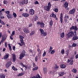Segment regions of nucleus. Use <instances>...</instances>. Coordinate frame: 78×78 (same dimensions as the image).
Instances as JSON below:
<instances>
[{"label": "nucleus", "instance_id": "1", "mask_svg": "<svg viewBox=\"0 0 78 78\" xmlns=\"http://www.w3.org/2000/svg\"><path fill=\"white\" fill-rule=\"evenodd\" d=\"M51 3L49 2L48 3V6H44V9L46 11H49L50 10V8H51Z\"/></svg>", "mask_w": 78, "mask_h": 78}, {"label": "nucleus", "instance_id": "2", "mask_svg": "<svg viewBox=\"0 0 78 78\" xmlns=\"http://www.w3.org/2000/svg\"><path fill=\"white\" fill-rule=\"evenodd\" d=\"M25 50L23 51L20 54V55L19 59H22L23 57L25 56Z\"/></svg>", "mask_w": 78, "mask_h": 78}, {"label": "nucleus", "instance_id": "3", "mask_svg": "<svg viewBox=\"0 0 78 78\" xmlns=\"http://www.w3.org/2000/svg\"><path fill=\"white\" fill-rule=\"evenodd\" d=\"M74 33L73 31H71L67 34L68 37H72L73 36Z\"/></svg>", "mask_w": 78, "mask_h": 78}, {"label": "nucleus", "instance_id": "4", "mask_svg": "<svg viewBox=\"0 0 78 78\" xmlns=\"http://www.w3.org/2000/svg\"><path fill=\"white\" fill-rule=\"evenodd\" d=\"M24 37L23 36L21 35L19 36V38L20 39V42L23 45H24V42H23V39H24Z\"/></svg>", "mask_w": 78, "mask_h": 78}, {"label": "nucleus", "instance_id": "5", "mask_svg": "<svg viewBox=\"0 0 78 78\" xmlns=\"http://www.w3.org/2000/svg\"><path fill=\"white\" fill-rule=\"evenodd\" d=\"M37 24L40 25L41 28H44L45 26V24H44V23L42 22H37Z\"/></svg>", "mask_w": 78, "mask_h": 78}, {"label": "nucleus", "instance_id": "6", "mask_svg": "<svg viewBox=\"0 0 78 78\" xmlns=\"http://www.w3.org/2000/svg\"><path fill=\"white\" fill-rule=\"evenodd\" d=\"M29 12L31 16H33L34 14V10L33 9H30L29 10Z\"/></svg>", "mask_w": 78, "mask_h": 78}, {"label": "nucleus", "instance_id": "7", "mask_svg": "<svg viewBox=\"0 0 78 78\" xmlns=\"http://www.w3.org/2000/svg\"><path fill=\"white\" fill-rule=\"evenodd\" d=\"M12 64V62H9L6 63L5 65V67L7 68H9V67H10V66H11V65Z\"/></svg>", "mask_w": 78, "mask_h": 78}, {"label": "nucleus", "instance_id": "8", "mask_svg": "<svg viewBox=\"0 0 78 78\" xmlns=\"http://www.w3.org/2000/svg\"><path fill=\"white\" fill-rule=\"evenodd\" d=\"M68 6H69V4L68 3V2H65L63 4L64 7L65 8H67V9H68V8H67Z\"/></svg>", "mask_w": 78, "mask_h": 78}, {"label": "nucleus", "instance_id": "9", "mask_svg": "<svg viewBox=\"0 0 78 78\" xmlns=\"http://www.w3.org/2000/svg\"><path fill=\"white\" fill-rule=\"evenodd\" d=\"M75 9H73L69 12V14H73L75 13Z\"/></svg>", "mask_w": 78, "mask_h": 78}, {"label": "nucleus", "instance_id": "10", "mask_svg": "<svg viewBox=\"0 0 78 78\" xmlns=\"http://www.w3.org/2000/svg\"><path fill=\"white\" fill-rule=\"evenodd\" d=\"M0 18L1 19H3L5 18V17L3 16V15L2 11H0Z\"/></svg>", "mask_w": 78, "mask_h": 78}, {"label": "nucleus", "instance_id": "11", "mask_svg": "<svg viewBox=\"0 0 78 78\" xmlns=\"http://www.w3.org/2000/svg\"><path fill=\"white\" fill-rule=\"evenodd\" d=\"M37 51L38 52H39V53L38 54V56L39 57V58H40L41 56V51L40 50V49L39 48H38L37 49Z\"/></svg>", "mask_w": 78, "mask_h": 78}, {"label": "nucleus", "instance_id": "12", "mask_svg": "<svg viewBox=\"0 0 78 78\" xmlns=\"http://www.w3.org/2000/svg\"><path fill=\"white\" fill-rule=\"evenodd\" d=\"M23 16L25 17H28L29 16V14L28 13H23L22 14Z\"/></svg>", "mask_w": 78, "mask_h": 78}, {"label": "nucleus", "instance_id": "13", "mask_svg": "<svg viewBox=\"0 0 78 78\" xmlns=\"http://www.w3.org/2000/svg\"><path fill=\"white\" fill-rule=\"evenodd\" d=\"M23 31L25 33H30V31H29V30L28 29L25 28L23 29Z\"/></svg>", "mask_w": 78, "mask_h": 78}, {"label": "nucleus", "instance_id": "14", "mask_svg": "<svg viewBox=\"0 0 78 78\" xmlns=\"http://www.w3.org/2000/svg\"><path fill=\"white\" fill-rule=\"evenodd\" d=\"M60 19L61 23H62V22H63V20L62 19V13H61Z\"/></svg>", "mask_w": 78, "mask_h": 78}, {"label": "nucleus", "instance_id": "15", "mask_svg": "<svg viewBox=\"0 0 78 78\" xmlns=\"http://www.w3.org/2000/svg\"><path fill=\"white\" fill-rule=\"evenodd\" d=\"M64 74V73L63 72H60L59 73L58 75L60 76H63Z\"/></svg>", "mask_w": 78, "mask_h": 78}, {"label": "nucleus", "instance_id": "16", "mask_svg": "<svg viewBox=\"0 0 78 78\" xmlns=\"http://www.w3.org/2000/svg\"><path fill=\"white\" fill-rule=\"evenodd\" d=\"M9 54H6L4 57V59H7L8 58H9Z\"/></svg>", "mask_w": 78, "mask_h": 78}, {"label": "nucleus", "instance_id": "17", "mask_svg": "<svg viewBox=\"0 0 78 78\" xmlns=\"http://www.w3.org/2000/svg\"><path fill=\"white\" fill-rule=\"evenodd\" d=\"M6 37H7V35H4L2 36V38H3L5 40H6Z\"/></svg>", "mask_w": 78, "mask_h": 78}, {"label": "nucleus", "instance_id": "18", "mask_svg": "<svg viewBox=\"0 0 78 78\" xmlns=\"http://www.w3.org/2000/svg\"><path fill=\"white\" fill-rule=\"evenodd\" d=\"M13 62H15L16 61V55L14 54H12Z\"/></svg>", "mask_w": 78, "mask_h": 78}, {"label": "nucleus", "instance_id": "19", "mask_svg": "<svg viewBox=\"0 0 78 78\" xmlns=\"http://www.w3.org/2000/svg\"><path fill=\"white\" fill-rule=\"evenodd\" d=\"M60 37H62V38H63L64 37V36H65V34H64V33L63 32L61 34H60Z\"/></svg>", "mask_w": 78, "mask_h": 78}, {"label": "nucleus", "instance_id": "20", "mask_svg": "<svg viewBox=\"0 0 78 78\" xmlns=\"http://www.w3.org/2000/svg\"><path fill=\"white\" fill-rule=\"evenodd\" d=\"M61 68H62V69H65L66 67V65L64 64L61 65L60 66Z\"/></svg>", "mask_w": 78, "mask_h": 78}, {"label": "nucleus", "instance_id": "21", "mask_svg": "<svg viewBox=\"0 0 78 78\" xmlns=\"http://www.w3.org/2000/svg\"><path fill=\"white\" fill-rule=\"evenodd\" d=\"M78 37L76 36H74L73 37V41H76L78 39Z\"/></svg>", "mask_w": 78, "mask_h": 78}, {"label": "nucleus", "instance_id": "22", "mask_svg": "<svg viewBox=\"0 0 78 78\" xmlns=\"http://www.w3.org/2000/svg\"><path fill=\"white\" fill-rule=\"evenodd\" d=\"M7 16L8 18H9V19H11L12 18V15L11 14H8L7 15Z\"/></svg>", "mask_w": 78, "mask_h": 78}, {"label": "nucleus", "instance_id": "23", "mask_svg": "<svg viewBox=\"0 0 78 78\" xmlns=\"http://www.w3.org/2000/svg\"><path fill=\"white\" fill-rule=\"evenodd\" d=\"M49 52H51L50 53H51L52 55H53V54H54V53H55V50H52L50 51H49Z\"/></svg>", "mask_w": 78, "mask_h": 78}, {"label": "nucleus", "instance_id": "24", "mask_svg": "<svg viewBox=\"0 0 78 78\" xmlns=\"http://www.w3.org/2000/svg\"><path fill=\"white\" fill-rule=\"evenodd\" d=\"M51 17H54V18H56V15L55 14H52L51 15Z\"/></svg>", "mask_w": 78, "mask_h": 78}, {"label": "nucleus", "instance_id": "25", "mask_svg": "<svg viewBox=\"0 0 78 78\" xmlns=\"http://www.w3.org/2000/svg\"><path fill=\"white\" fill-rule=\"evenodd\" d=\"M40 31L41 34H43L44 33V30L42 29H40Z\"/></svg>", "mask_w": 78, "mask_h": 78}, {"label": "nucleus", "instance_id": "26", "mask_svg": "<svg viewBox=\"0 0 78 78\" xmlns=\"http://www.w3.org/2000/svg\"><path fill=\"white\" fill-rule=\"evenodd\" d=\"M43 72H44V74L47 73V69H46V68H43Z\"/></svg>", "mask_w": 78, "mask_h": 78}, {"label": "nucleus", "instance_id": "27", "mask_svg": "<svg viewBox=\"0 0 78 78\" xmlns=\"http://www.w3.org/2000/svg\"><path fill=\"white\" fill-rule=\"evenodd\" d=\"M72 70L73 72L74 73H76V72H77V70H76V69H73Z\"/></svg>", "mask_w": 78, "mask_h": 78}, {"label": "nucleus", "instance_id": "28", "mask_svg": "<svg viewBox=\"0 0 78 78\" xmlns=\"http://www.w3.org/2000/svg\"><path fill=\"white\" fill-rule=\"evenodd\" d=\"M40 78V76L39 75L37 74V76H34L32 77V78Z\"/></svg>", "mask_w": 78, "mask_h": 78}, {"label": "nucleus", "instance_id": "29", "mask_svg": "<svg viewBox=\"0 0 78 78\" xmlns=\"http://www.w3.org/2000/svg\"><path fill=\"white\" fill-rule=\"evenodd\" d=\"M0 78H5V75L2 74L0 75Z\"/></svg>", "mask_w": 78, "mask_h": 78}, {"label": "nucleus", "instance_id": "30", "mask_svg": "<svg viewBox=\"0 0 78 78\" xmlns=\"http://www.w3.org/2000/svg\"><path fill=\"white\" fill-rule=\"evenodd\" d=\"M23 1L24 4H28V0H23Z\"/></svg>", "mask_w": 78, "mask_h": 78}, {"label": "nucleus", "instance_id": "31", "mask_svg": "<svg viewBox=\"0 0 78 78\" xmlns=\"http://www.w3.org/2000/svg\"><path fill=\"white\" fill-rule=\"evenodd\" d=\"M49 25L51 27L53 25V21L51 20L49 22Z\"/></svg>", "mask_w": 78, "mask_h": 78}, {"label": "nucleus", "instance_id": "32", "mask_svg": "<svg viewBox=\"0 0 78 78\" xmlns=\"http://www.w3.org/2000/svg\"><path fill=\"white\" fill-rule=\"evenodd\" d=\"M21 65L23 67H25V68H26L27 67V66L26 65H24L23 64L21 63Z\"/></svg>", "mask_w": 78, "mask_h": 78}, {"label": "nucleus", "instance_id": "33", "mask_svg": "<svg viewBox=\"0 0 78 78\" xmlns=\"http://www.w3.org/2000/svg\"><path fill=\"white\" fill-rule=\"evenodd\" d=\"M8 47L9 48V50H10V51H11L12 50V48H11V46L10 45V44H8Z\"/></svg>", "mask_w": 78, "mask_h": 78}, {"label": "nucleus", "instance_id": "34", "mask_svg": "<svg viewBox=\"0 0 78 78\" xmlns=\"http://www.w3.org/2000/svg\"><path fill=\"white\" fill-rule=\"evenodd\" d=\"M53 10L55 12H58V9L54 8Z\"/></svg>", "mask_w": 78, "mask_h": 78}, {"label": "nucleus", "instance_id": "35", "mask_svg": "<svg viewBox=\"0 0 78 78\" xmlns=\"http://www.w3.org/2000/svg\"><path fill=\"white\" fill-rule=\"evenodd\" d=\"M34 20L35 21H36L38 19V16H35V17L34 18Z\"/></svg>", "mask_w": 78, "mask_h": 78}, {"label": "nucleus", "instance_id": "36", "mask_svg": "<svg viewBox=\"0 0 78 78\" xmlns=\"http://www.w3.org/2000/svg\"><path fill=\"white\" fill-rule=\"evenodd\" d=\"M12 15L13 16H14V17H15V18H16V17H17V14H16V13H14V12H13V14H12Z\"/></svg>", "mask_w": 78, "mask_h": 78}, {"label": "nucleus", "instance_id": "37", "mask_svg": "<svg viewBox=\"0 0 78 78\" xmlns=\"http://www.w3.org/2000/svg\"><path fill=\"white\" fill-rule=\"evenodd\" d=\"M35 34V31H32L31 32V33L30 34V35H33V34Z\"/></svg>", "mask_w": 78, "mask_h": 78}, {"label": "nucleus", "instance_id": "38", "mask_svg": "<svg viewBox=\"0 0 78 78\" xmlns=\"http://www.w3.org/2000/svg\"><path fill=\"white\" fill-rule=\"evenodd\" d=\"M4 4H5V5H7L8 4V1H7L6 0H4L3 1Z\"/></svg>", "mask_w": 78, "mask_h": 78}, {"label": "nucleus", "instance_id": "39", "mask_svg": "<svg viewBox=\"0 0 78 78\" xmlns=\"http://www.w3.org/2000/svg\"><path fill=\"white\" fill-rule=\"evenodd\" d=\"M39 58H39V57L38 56H36V57L35 58V61H36V62H37V59H38Z\"/></svg>", "mask_w": 78, "mask_h": 78}, {"label": "nucleus", "instance_id": "40", "mask_svg": "<svg viewBox=\"0 0 78 78\" xmlns=\"http://www.w3.org/2000/svg\"><path fill=\"white\" fill-rule=\"evenodd\" d=\"M37 69H38V67H36L34 68L33 69V71H34V70H37Z\"/></svg>", "mask_w": 78, "mask_h": 78}, {"label": "nucleus", "instance_id": "41", "mask_svg": "<svg viewBox=\"0 0 78 78\" xmlns=\"http://www.w3.org/2000/svg\"><path fill=\"white\" fill-rule=\"evenodd\" d=\"M70 30H75V27L74 26H72V27L70 28Z\"/></svg>", "mask_w": 78, "mask_h": 78}, {"label": "nucleus", "instance_id": "42", "mask_svg": "<svg viewBox=\"0 0 78 78\" xmlns=\"http://www.w3.org/2000/svg\"><path fill=\"white\" fill-rule=\"evenodd\" d=\"M61 53L62 55H64V49H62L61 50Z\"/></svg>", "mask_w": 78, "mask_h": 78}, {"label": "nucleus", "instance_id": "43", "mask_svg": "<svg viewBox=\"0 0 78 78\" xmlns=\"http://www.w3.org/2000/svg\"><path fill=\"white\" fill-rule=\"evenodd\" d=\"M12 69H13V70H15L16 71H17V70H18V69H16L14 67V66H13L12 67Z\"/></svg>", "mask_w": 78, "mask_h": 78}, {"label": "nucleus", "instance_id": "44", "mask_svg": "<svg viewBox=\"0 0 78 78\" xmlns=\"http://www.w3.org/2000/svg\"><path fill=\"white\" fill-rule=\"evenodd\" d=\"M5 14H9L10 13V12L9 11H5Z\"/></svg>", "mask_w": 78, "mask_h": 78}, {"label": "nucleus", "instance_id": "45", "mask_svg": "<svg viewBox=\"0 0 78 78\" xmlns=\"http://www.w3.org/2000/svg\"><path fill=\"white\" fill-rule=\"evenodd\" d=\"M14 34H15V31H12L11 36L12 37V36L13 35H14Z\"/></svg>", "mask_w": 78, "mask_h": 78}, {"label": "nucleus", "instance_id": "46", "mask_svg": "<svg viewBox=\"0 0 78 78\" xmlns=\"http://www.w3.org/2000/svg\"><path fill=\"white\" fill-rule=\"evenodd\" d=\"M20 5H23L25 4L24 2H20Z\"/></svg>", "mask_w": 78, "mask_h": 78}, {"label": "nucleus", "instance_id": "47", "mask_svg": "<svg viewBox=\"0 0 78 78\" xmlns=\"http://www.w3.org/2000/svg\"><path fill=\"white\" fill-rule=\"evenodd\" d=\"M76 45H76V44L74 43H73L72 45L73 47H76Z\"/></svg>", "mask_w": 78, "mask_h": 78}, {"label": "nucleus", "instance_id": "48", "mask_svg": "<svg viewBox=\"0 0 78 78\" xmlns=\"http://www.w3.org/2000/svg\"><path fill=\"white\" fill-rule=\"evenodd\" d=\"M73 60H72L70 62V63H69V64H70V65H73Z\"/></svg>", "mask_w": 78, "mask_h": 78}, {"label": "nucleus", "instance_id": "49", "mask_svg": "<svg viewBox=\"0 0 78 78\" xmlns=\"http://www.w3.org/2000/svg\"><path fill=\"white\" fill-rule=\"evenodd\" d=\"M74 30L75 31H77L78 30V28H77V26H75L74 28Z\"/></svg>", "mask_w": 78, "mask_h": 78}, {"label": "nucleus", "instance_id": "50", "mask_svg": "<svg viewBox=\"0 0 78 78\" xmlns=\"http://www.w3.org/2000/svg\"><path fill=\"white\" fill-rule=\"evenodd\" d=\"M39 3V2H38V1H36L34 2V4H35V5H38Z\"/></svg>", "mask_w": 78, "mask_h": 78}, {"label": "nucleus", "instance_id": "51", "mask_svg": "<svg viewBox=\"0 0 78 78\" xmlns=\"http://www.w3.org/2000/svg\"><path fill=\"white\" fill-rule=\"evenodd\" d=\"M43 34L44 36H46V35L47 34V33L45 32H44L43 33Z\"/></svg>", "mask_w": 78, "mask_h": 78}, {"label": "nucleus", "instance_id": "52", "mask_svg": "<svg viewBox=\"0 0 78 78\" xmlns=\"http://www.w3.org/2000/svg\"><path fill=\"white\" fill-rule=\"evenodd\" d=\"M19 76H22V75H23V73H20L19 75Z\"/></svg>", "mask_w": 78, "mask_h": 78}, {"label": "nucleus", "instance_id": "53", "mask_svg": "<svg viewBox=\"0 0 78 78\" xmlns=\"http://www.w3.org/2000/svg\"><path fill=\"white\" fill-rule=\"evenodd\" d=\"M5 41V40L3 38H2V40L0 42L1 43H3V42Z\"/></svg>", "mask_w": 78, "mask_h": 78}, {"label": "nucleus", "instance_id": "54", "mask_svg": "<svg viewBox=\"0 0 78 78\" xmlns=\"http://www.w3.org/2000/svg\"><path fill=\"white\" fill-rule=\"evenodd\" d=\"M0 23L2 24V25H5V23L3 21H2Z\"/></svg>", "mask_w": 78, "mask_h": 78}, {"label": "nucleus", "instance_id": "55", "mask_svg": "<svg viewBox=\"0 0 78 78\" xmlns=\"http://www.w3.org/2000/svg\"><path fill=\"white\" fill-rule=\"evenodd\" d=\"M43 56H44H44H45V55H46V52H44V53H43Z\"/></svg>", "mask_w": 78, "mask_h": 78}, {"label": "nucleus", "instance_id": "56", "mask_svg": "<svg viewBox=\"0 0 78 78\" xmlns=\"http://www.w3.org/2000/svg\"><path fill=\"white\" fill-rule=\"evenodd\" d=\"M52 49H53V48L52 47H51V46L49 48V51H51L52 50H52Z\"/></svg>", "mask_w": 78, "mask_h": 78}, {"label": "nucleus", "instance_id": "57", "mask_svg": "<svg viewBox=\"0 0 78 78\" xmlns=\"http://www.w3.org/2000/svg\"><path fill=\"white\" fill-rule=\"evenodd\" d=\"M69 50H67L66 51V53L67 55V56L69 55Z\"/></svg>", "mask_w": 78, "mask_h": 78}, {"label": "nucleus", "instance_id": "58", "mask_svg": "<svg viewBox=\"0 0 78 78\" xmlns=\"http://www.w3.org/2000/svg\"><path fill=\"white\" fill-rule=\"evenodd\" d=\"M64 20L65 23H67V20L66 18H65L64 19Z\"/></svg>", "mask_w": 78, "mask_h": 78}, {"label": "nucleus", "instance_id": "59", "mask_svg": "<svg viewBox=\"0 0 78 78\" xmlns=\"http://www.w3.org/2000/svg\"><path fill=\"white\" fill-rule=\"evenodd\" d=\"M15 48H16V47L15 46H13V48H12V49L14 51H15L16 50V49H15Z\"/></svg>", "mask_w": 78, "mask_h": 78}, {"label": "nucleus", "instance_id": "60", "mask_svg": "<svg viewBox=\"0 0 78 78\" xmlns=\"http://www.w3.org/2000/svg\"><path fill=\"white\" fill-rule=\"evenodd\" d=\"M5 45L6 47H7V42H5Z\"/></svg>", "mask_w": 78, "mask_h": 78}, {"label": "nucleus", "instance_id": "61", "mask_svg": "<svg viewBox=\"0 0 78 78\" xmlns=\"http://www.w3.org/2000/svg\"><path fill=\"white\" fill-rule=\"evenodd\" d=\"M33 67H36V65L35 64V63H33Z\"/></svg>", "mask_w": 78, "mask_h": 78}, {"label": "nucleus", "instance_id": "62", "mask_svg": "<svg viewBox=\"0 0 78 78\" xmlns=\"http://www.w3.org/2000/svg\"><path fill=\"white\" fill-rule=\"evenodd\" d=\"M1 11V12H2V11H5V9H2V10H0V11Z\"/></svg>", "mask_w": 78, "mask_h": 78}, {"label": "nucleus", "instance_id": "63", "mask_svg": "<svg viewBox=\"0 0 78 78\" xmlns=\"http://www.w3.org/2000/svg\"><path fill=\"white\" fill-rule=\"evenodd\" d=\"M70 62V60L69 59H68V61L67 62V63H69Z\"/></svg>", "mask_w": 78, "mask_h": 78}, {"label": "nucleus", "instance_id": "64", "mask_svg": "<svg viewBox=\"0 0 78 78\" xmlns=\"http://www.w3.org/2000/svg\"><path fill=\"white\" fill-rule=\"evenodd\" d=\"M78 58V54H77L76 56V59H77V58Z\"/></svg>", "mask_w": 78, "mask_h": 78}]
</instances>
